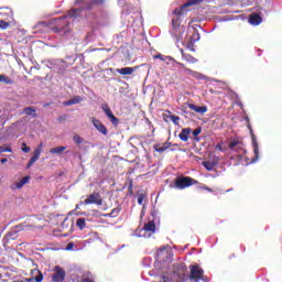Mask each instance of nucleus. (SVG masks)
Returning <instances> with one entry per match:
<instances>
[{"label":"nucleus","mask_w":282,"mask_h":282,"mask_svg":"<svg viewBox=\"0 0 282 282\" xmlns=\"http://www.w3.org/2000/svg\"><path fill=\"white\" fill-rule=\"evenodd\" d=\"M12 25H17L14 11L8 7L0 8V30H9Z\"/></svg>","instance_id":"1"},{"label":"nucleus","mask_w":282,"mask_h":282,"mask_svg":"<svg viewBox=\"0 0 282 282\" xmlns=\"http://www.w3.org/2000/svg\"><path fill=\"white\" fill-rule=\"evenodd\" d=\"M195 184H199V181L191 176H180L174 180V184H170V188L184 191V188H189V186H195Z\"/></svg>","instance_id":"2"},{"label":"nucleus","mask_w":282,"mask_h":282,"mask_svg":"<svg viewBox=\"0 0 282 282\" xmlns=\"http://www.w3.org/2000/svg\"><path fill=\"white\" fill-rule=\"evenodd\" d=\"M204 276V269L198 264L189 265V281L199 282Z\"/></svg>","instance_id":"3"},{"label":"nucleus","mask_w":282,"mask_h":282,"mask_svg":"<svg viewBox=\"0 0 282 282\" xmlns=\"http://www.w3.org/2000/svg\"><path fill=\"white\" fill-rule=\"evenodd\" d=\"M199 3H204V0H187L184 4H182L180 8H176L173 12V14H175V17H182V14H184V10H186V8H191L193 6H199Z\"/></svg>","instance_id":"4"},{"label":"nucleus","mask_w":282,"mask_h":282,"mask_svg":"<svg viewBox=\"0 0 282 282\" xmlns=\"http://www.w3.org/2000/svg\"><path fill=\"white\" fill-rule=\"evenodd\" d=\"M80 204H85V206H90V204H96V206H101L102 196L100 195V193L94 192L93 194L88 195L87 198Z\"/></svg>","instance_id":"5"},{"label":"nucleus","mask_w":282,"mask_h":282,"mask_svg":"<svg viewBox=\"0 0 282 282\" xmlns=\"http://www.w3.org/2000/svg\"><path fill=\"white\" fill-rule=\"evenodd\" d=\"M14 237H17V234L9 232L3 237V247L4 248H19L23 243H19L14 241Z\"/></svg>","instance_id":"6"},{"label":"nucleus","mask_w":282,"mask_h":282,"mask_svg":"<svg viewBox=\"0 0 282 282\" xmlns=\"http://www.w3.org/2000/svg\"><path fill=\"white\" fill-rule=\"evenodd\" d=\"M53 274H52V281L53 282H64L65 276H67V273L65 272V269H63L61 265H56L53 269Z\"/></svg>","instance_id":"7"},{"label":"nucleus","mask_w":282,"mask_h":282,"mask_svg":"<svg viewBox=\"0 0 282 282\" xmlns=\"http://www.w3.org/2000/svg\"><path fill=\"white\" fill-rule=\"evenodd\" d=\"M167 58L173 63L174 67H178V69H183L185 74H188V76H194V77L197 76V72L186 67V65L177 62L175 58L173 57H167Z\"/></svg>","instance_id":"8"},{"label":"nucleus","mask_w":282,"mask_h":282,"mask_svg":"<svg viewBox=\"0 0 282 282\" xmlns=\"http://www.w3.org/2000/svg\"><path fill=\"white\" fill-rule=\"evenodd\" d=\"M141 232H143V237H151L155 234V221L150 220L144 224L143 228L141 229Z\"/></svg>","instance_id":"9"},{"label":"nucleus","mask_w":282,"mask_h":282,"mask_svg":"<svg viewBox=\"0 0 282 282\" xmlns=\"http://www.w3.org/2000/svg\"><path fill=\"white\" fill-rule=\"evenodd\" d=\"M52 69L56 72V74H59L61 76H63L65 72H67V63L63 61H58L53 65Z\"/></svg>","instance_id":"10"},{"label":"nucleus","mask_w":282,"mask_h":282,"mask_svg":"<svg viewBox=\"0 0 282 282\" xmlns=\"http://www.w3.org/2000/svg\"><path fill=\"white\" fill-rule=\"evenodd\" d=\"M91 122H93L95 129H97V131H99V133H101L102 135H107V133H108L107 127L102 123L101 120L91 118Z\"/></svg>","instance_id":"11"},{"label":"nucleus","mask_w":282,"mask_h":282,"mask_svg":"<svg viewBox=\"0 0 282 282\" xmlns=\"http://www.w3.org/2000/svg\"><path fill=\"white\" fill-rule=\"evenodd\" d=\"M100 217H102V215H100V212L98 209H93L91 214H88L84 219L86 220V224H96V221H98Z\"/></svg>","instance_id":"12"},{"label":"nucleus","mask_w":282,"mask_h":282,"mask_svg":"<svg viewBox=\"0 0 282 282\" xmlns=\"http://www.w3.org/2000/svg\"><path fill=\"white\" fill-rule=\"evenodd\" d=\"M72 228H74V221H72L69 218H65L59 226L61 232H72Z\"/></svg>","instance_id":"13"},{"label":"nucleus","mask_w":282,"mask_h":282,"mask_svg":"<svg viewBox=\"0 0 282 282\" xmlns=\"http://www.w3.org/2000/svg\"><path fill=\"white\" fill-rule=\"evenodd\" d=\"M186 106L192 111H195L196 113H206L208 111V107L206 106H197L195 104L187 102Z\"/></svg>","instance_id":"14"},{"label":"nucleus","mask_w":282,"mask_h":282,"mask_svg":"<svg viewBox=\"0 0 282 282\" xmlns=\"http://www.w3.org/2000/svg\"><path fill=\"white\" fill-rule=\"evenodd\" d=\"M138 67H123V68H118L117 73L120 74L121 76H131Z\"/></svg>","instance_id":"15"},{"label":"nucleus","mask_w":282,"mask_h":282,"mask_svg":"<svg viewBox=\"0 0 282 282\" xmlns=\"http://www.w3.org/2000/svg\"><path fill=\"white\" fill-rule=\"evenodd\" d=\"M39 158H41V148H37L34 150V154L33 156L30 159L26 169H30L31 166L34 165V163L39 160Z\"/></svg>","instance_id":"16"},{"label":"nucleus","mask_w":282,"mask_h":282,"mask_svg":"<svg viewBox=\"0 0 282 282\" xmlns=\"http://www.w3.org/2000/svg\"><path fill=\"white\" fill-rule=\"evenodd\" d=\"M263 19L261 18V15H259V13H253L249 17V23L251 25H260Z\"/></svg>","instance_id":"17"},{"label":"nucleus","mask_w":282,"mask_h":282,"mask_svg":"<svg viewBox=\"0 0 282 282\" xmlns=\"http://www.w3.org/2000/svg\"><path fill=\"white\" fill-rule=\"evenodd\" d=\"M191 128H184L182 129L181 133L178 134L180 140L182 142H188V138L191 137Z\"/></svg>","instance_id":"18"},{"label":"nucleus","mask_w":282,"mask_h":282,"mask_svg":"<svg viewBox=\"0 0 282 282\" xmlns=\"http://www.w3.org/2000/svg\"><path fill=\"white\" fill-rule=\"evenodd\" d=\"M83 8L70 9L67 13V17H69V19H78V17H80L83 13Z\"/></svg>","instance_id":"19"},{"label":"nucleus","mask_w":282,"mask_h":282,"mask_svg":"<svg viewBox=\"0 0 282 282\" xmlns=\"http://www.w3.org/2000/svg\"><path fill=\"white\" fill-rule=\"evenodd\" d=\"M251 140H252L253 153H254L256 160H258L259 159V142H257V138L254 137V133H252V130H251Z\"/></svg>","instance_id":"20"},{"label":"nucleus","mask_w":282,"mask_h":282,"mask_svg":"<svg viewBox=\"0 0 282 282\" xmlns=\"http://www.w3.org/2000/svg\"><path fill=\"white\" fill-rule=\"evenodd\" d=\"M29 183H30V176H24V177H22V180L20 182L14 183L11 188L21 189V188H23L24 184H29Z\"/></svg>","instance_id":"21"},{"label":"nucleus","mask_w":282,"mask_h":282,"mask_svg":"<svg viewBox=\"0 0 282 282\" xmlns=\"http://www.w3.org/2000/svg\"><path fill=\"white\" fill-rule=\"evenodd\" d=\"M105 3V0H90L89 2H86V10H91L94 6H102Z\"/></svg>","instance_id":"22"},{"label":"nucleus","mask_w":282,"mask_h":282,"mask_svg":"<svg viewBox=\"0 0 282 282\" xmlns=\"http://www.w3.org/2000/svg\"><path fill=\"white\" fill-rule=\"evenodd\" d=\"M23 113H25V116H31V118H37L36 108L34 107L24 108Z\"/></svg>","instance_id":"23"},{"label":"nucleus","mask_w":282,"mask_h":282,"mask_svg":"<svg viewBox=\"0 0 282 282\" xmlns=\"http://www.w3.org/2000/svg\"><path fill=\"white\" fill-rule=\"evenodd\" d=\"M202 165L206 169V171H215V166H217V162L215 161H204Z\"/></svg>","instance_id":"24"},{"label":"nucleus","mask_w":282,"mask_h":282,"mask_svg":"<svg viewBox=\"0 0 282 282\" xmlns=\"http://www.w3.org/2000/svg\"><path fill=\"white\" fill-rule=\"evenodd\" d=\"M76 226L79 228V230H85V228H89V225H87V220L85 218H78L76 220Z\"/></svg>","instance_id":"25"},{"label":"nucleus","mask_w":282,"mask_h":282,"mask_svg":"<svg viewBox=\"0 0 282 282\" xmlns=\"http://www.w3.org/2000/svg\"><path fill=\"white\" fill-rule=\"evenodd\" d=\"M0 83H4V85H14V79L8 77L7 75L0 74Z\"/></svg>","instance_id":"26"},{"label":"nucleus","mask_w":282,"mask_h":282,"mask_svg":"<svg viewBox=\"0 0 282 282\" xmlns=\"http://www.w3.org/2000/svg\"><path fill=\"white\" fill-rule=\"evenodd\" d=\"M120 215V207H116L109 214H102L101 217H118Z\"/></svg>","instance_id":"27"},{"label":"nucleus","mask_w":282,"mask_h":282,"mask_svg":"<svg viewBox=\"0 0 282 282\" xmlns=\"http://www.w3.org/2000/svg\"><path fill=\"white\" fill-rule=\"evenodd\" d=\"M229 149H231L232 151H237V149H241V142L237 140L229 141Z\"/></svg>","instance_id":"28"},{"label":"nucleus","mask_w":282,"mask_h":282,"mask_svg":"<svg viewBox=\"0 0 282 282\" xmlns=\"http://www.w3.org/2000/svg\"><path fill=\"white\" fill-rule=\"evenodd\" d=\"M182 23V18L175 17L172 19V28H178Z\"/></svg>","instance_id":"29"},{"label":"nucleus","mask_w":282,"mask_h":282,"mask_svg":"<svg viewBox=\"0 0 282 282\" xmlns=\"http://www.w3.org/2000/svg\"><path fill=\"white\" fill-rule=\"evenodd\" d=\"M65 149H67V148L66 147H55L50 150V153L61 154V153H63V151H65Z\"/></svg>","instance_id":"30"},{"label":"nucleus","mask_w":282,"mask_h":282,"mask_svg":"<svg viewBox=\"0 0 282 282\" xmlns=\"http://www.w3.org/2000/svg\"><path fill=\"white\" fill-rule=\"evenodd\" d=\"M183 61H186L187 63L195 64L198 62L197 58L193 57V55H186L183 57Z\"/></svg>","instance_id":"31"},{"label":"nucleus","mask_w":282,"mask_h":282,"mask_svg":"<svg viewBox=\"0 0 282 282\" xmlns=\"http://www.w3.org/2000/svg\"><path fill=\"white\" fill-rule=\"evenodd\" d=\"M101 109L106 113V116H108V117L111 116V113H113L111 111V108H109V105H107V104L101 105Z\"/></svg>","instance_id":"32"},{"label":"nucleus","mask_w":282,"mask_h":282,"mask_svg":"<svg viewBox=\"0 0 282 282\" xmlns=\"http://www.w3.org/2000/svg\"><path fill=\"white\" fill-rule=\"evenodd\" d=\"M110 122L112 124H115V127H117V124L120 122V120L118 119V117L113 116V112H111L109 116H108Z\"/></svg>","instance_id":"33"},{"label":"nucleus","mask_w":282,"mask_h":282,"mask_svg":"<svg viewBox=\"0 0 282 282\" xmlns=\"http://www.w3.org/2000/svg\"><path fill=\"white\" fill-rule=\"evenodd\" d=\"M192 133H193L196 142H199V138L197 135H199L202 133V127L196 128Z\"/></svg>","instance_id":"34"},{"label":"nucleus","mask_w":282,"mask_h":282,"mask_svg":"<svg viewBox=\"0 0 282 282\" xmlns=\"http://www.w3.org/2000/svg\"><path fill=\"white\" fill-rule=\"evenodd\" d=\"M73 141L75 142V144H83V142H85V139H83L80 135L75 134L73 137Z\"/></svg>","instance_id":"35"},{"label":"nucleus","mask_w":282,"mask_h":282,"mask_svg":"<svg viewBox=\"0 0 282 282\" xmlns=\"http://www.w3.org/2000/svg\"><path fill=\"white\" fill-rule=\"evenodd\" d=\"M70 100H72L73 105H80V102H83V97L75 96Z\"/></svg>","instance_id":"36"},{"label":"nucleus","mask_w":282,"mask_h":282,"mask_svg":"<svg viewBox=\"0 0 282 282\" xmlns=\"http://www.w3.org/2000/svg\"><path fill=\"white\" fill-rule=\"evenodd\" d=\"M1 153H12V148H10V147H0V154Z\"/></svg>","instance_id":"37"},{"label":"nucleus","mask_w":282,"mask_h":282,"mask_svg":"<svg viewBox=\"0 0 282 282\" xmlns=\"http://www.w3.org/2000/svg\"><path fill=\"white\" fill-rule=\"evenodd\" d=\"M144 197H145L144 194H140L138 196V204H139V206H143L144 205Z\"/></svg>","instance_id":"38"},{"label":"nucleus","mask_w":282,"mask_h":282,"mask_svg":"<svg viewBox=\"0 0 282 282\" xmlns=\"http://www.w3.org/2000/svg\"><path fill=\"white\" fill-rule=\"evenodd\" d=\"M154 150L158 153H164V151H166V148L164 145L163 147L154 145Z\"/></svg>","instance_id":"39"},{"label":"nucleus","mask_w":282,"mask_h":282,"mask_svg":"<svg viewBox=\"0 0 282 282\" xmlns=\"http://www.w3.org/2000/svg\"><path fill=\"white\" fill-rule=\"evenodd\" d=\"M169 57H170V56H164V55H162V54L155 55V58H159V61H164V62L169 61Z\"/></svg>","instance_id":"40"},{"label":"nucleus","mask_w":282,"mask_h":282,"mask_svg":"<svg viewBox=\"0 0 282 282\" xmlns=\"http://www.w3.org/2000/svg\"><path fill=\"white\" fill-rule=\"evenodd\" d=\"M35 282H43V273L39 271V274L35 276Z\"/></svg>","instance_id":"41"},{"label":"nucleus","mask_w":282,"mask_h":282,"mask_svg":"<svg viewBox=\"0 0 282 282\" xmlns=\"http://www.w3.org/2000/svg\"><path fill=\"white\" fill-rule=\"evenodd\" d=\"M22 147H24V148H22L23 153H30V151H31L30 147H28L25 143H23Z\"/></svg>","instance_id":"42"},{"label":"nucleus","mask_w":282,"mask_h":282,"mask_svg":"<svg viewBox=\"0 0 282 282\" xmlns=\"http://www.w3.org/2000/svg\"><path fill=\"white\" fill-rule=\"evenodd\" d=\"M187 50H191V52H195V44L193 42H189L187 44Z\"/></svg>","instance_id":"43"},{"label":"nucleus","mask_w":282,"mask_h":282,"mask_svg":"<svg viewBox=\"0 0 282 282\" xmlns=\"http://www.w3.org/2000/svg\"><path fill=\"white\" fill-rule=\"evenodd\" d=\"M200 188H202L203 191H207V193H213V188H210V187H208V186H206V185H203Z\"/></svg>","instance_id":"44"},{"label":"nucleus","mask_w":282,"mask_h":282,"mask_svg":"<svg viewBox=\"0 0 282 282\" xmlns=\"http://www.w3.org/2000/svg\"><path fill=\"white\" fill-rule=\"evenodd\" d=\"M170 119L172 120V122H177V120H180V117L172 115L170 116Z\"/></svg>","instance_id":"45"},{"label":"nucleus","mask_w":282,"mask_h":282,"mask_svg":"<svg viewBox=\"0 0 282 282\" xmlns=\"http://www.w3.org/2000/svg\"><path fill=\"white\" fill-rule=\"evenodd\" d=\"M64 105H65V107H69L74 104H73L72 99H69V100L65 101Z\"/></svg>","instance_id":"46"},{"label":"nucleus","mask_w":282,"mask_h":282,"mask_svg":"<svg viewBox=\"0 0 282 282\" xmlns=\"http://www.w3.org/2000/svg\"><path fill=\"white\" fill-rule=\"evenodd\" d=\"M66 118H67L66 116L58 117L57 122H63V120H66Z\"/></svg>","instance_id":"47"},{"label":"nucleus","mask_w":282,"mask_h":282,"mask_svg":"<svg viewBox=\"0 0 282 282\" xmlns=\"http://www.w3.org/2000/svg\"><path fill=\"white\" fill-rule=\"evenodd\" d=\"M163 147L165 148V150L171 149V142H165Z\"/></svg>","instance_id":"48"},{"label":"nucleus","mask_w":282,"mask_h":282,"mask_svg":"<svg viewBox=\"0 0 282 282\" xmlns=\"http://www.w3.org/2000/svg\"><path fill=\"white\" fill-rule=\"evenodd\" d=\"M180 52L182 54V58H184L186 56V53H184V48H181Z\"/></svg>","instance_id":"49"},{"label":"nucleus","mask_w":282,"mask_h":282,"mask_svg":"<svg viewBox=\"0 0 282 282\" xmlns=\"http://www.w3.org/2000/svg\"><path fill=\"white\" fill-rule=\"evenodd\" d=\"M216 149H217V151H224V149L221 148V144H217Z\"/></svg>","instance_id":"50"},{"label":"nucleus","mask_w":282,"mask_h":282,"mask_svg":"<svg viewBox=\"0 0 282 282\" xmlns=\"http://www.w3.org/2000/svg\"><path fill=\"white\" fill-rule=\"evenodd\" d=\"M66 248H74V242H69L68 245H66Z\"/></svg>","instance_id":"51"},{"label":"nucleus","mask_w":282,"mask_h":282,"mask_svg":"<svg viewBox=\"0 0 282 282\" xmlns=\"http://www.w3.org/2000/svg\"><path fill=\"white\" fill-rule=\"evenodd\" d=\"M82 282H94L91 279H84Z\"/></svg>","instance_id":"52"},{"label":"nucleus","mask_w":282,"mask_h":282,"mask_svg":"<svg viewBox=\"0 0 282 282\" xmlns=\"http://www.w3.org/2000/svg\"><path fill=\"white\" fill-rule=\"evenodd\" d=\"M8 162V159H1V164H6Z\"/></svg>","instance_id":"53"},{"label":"nucleus","mask_w":282,"mask_h":282,"mask_svg":"<svg viewBox=\"0 0 282 282\" xmlns=\"http://www.w3.org/2000/svg\"><path fill=\"white\" fill-rule=\"evenodd\" d=\"M160 252H164V249H159V253H160Z\"/></svg>","instance_id":"54"},{"label":"nucleus","mask_w":282,"mask_h":282,"mask_svg":"<svg viewBox=\"0 0 282 282\" xmlns=\"http://www.w3.org/2000/svg\"><path fill=\"white\" fill-rule=\"evenodd\" d=\"M44 107H50V104H45Z\"/></svg>","instance_id":"55"},{"label":"nucleus","mask_w":282,"mask_h":282,"mask_svg":"<svg viewBox=\"0 0 282 282\" xmlns=\"http://www.w3.org/2000/svg\"><path fill=\"white\" fill-rule=\"evenodd\" d=\"M77 3H83V1H80V0H77Z\"/></svg>","instance_id":"56"},{"label":"nucleus","mask_w":282,"mask_h":282,"mask_svg":"<svg viewBox=\"0 0 282 282\" xmlns=\"http://www.w3.org/2000/svg\"><path fill=\"white\" fill-rule=\"evenodd\" d=\"M199 40V34H197V39H196V41H198Z\"/></svg>","instance_id":"57"},{"label":"nucleus","mask_w":282,"mask_h":282,"mask_svg":"<svg viewBox=\"0 0 282 282\" xmlns=\"http://www.w3.org/2000/svg\"><path fill=\"white\" fill-rule=\"evenodd\" d=\"M129 188H133V185L130 184Z\"/></svg>","instance_id":"58"},{"label":"nucleus","mask_w":282,"mask_h":282,"mask_svg":"<svg viewBox=\"0 0 282 282\" xmlns=\"http://www.w3.org/2000/svg\"><path fill=\"white\" fill-rule=\"evenodd\" d=\"M230 191H232V189H227V193H230Z\"/></svg>","instance_id":"59"},{"label":"nucleus","mask_w":282,"mask_h":282,"mask_svg":"<svg viewBox=\"0 0 282 282\" xmlns=\"http://www.w3.org/2000/svg\"><path fill=\"white\" fill-rule=\"evenodd\" d=\"M66 250H72V248H66Z\"/></svg>","instance_id":"60"},{"label":"nucleus","mask_w":282,"mask_h":282,"mask_svg":"<svg viewBox=\"0 0 282 282\" xmlns=\"http://www.w3.org/2000/svg\"><path fill=\"white\" fill-rule=\"evenodd\" d=\"M39 250H44V249H39Z\"/></svg>","instance_id":"61"}]
</instances>
